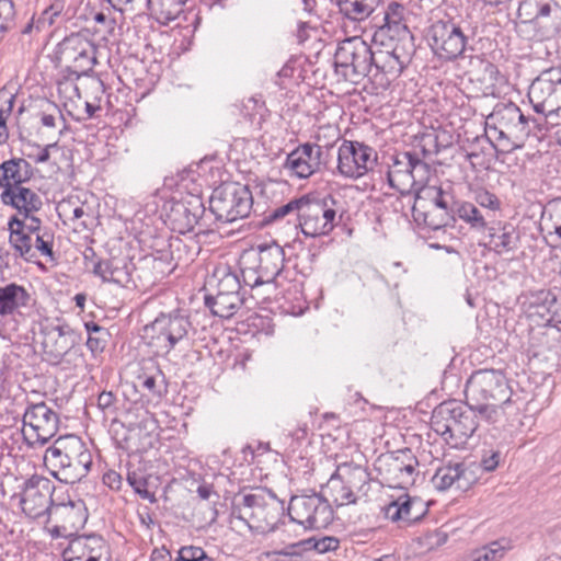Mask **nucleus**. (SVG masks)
Returning <instances> with one entry per match:
<instances>
[{"mask_svg":"<svg viewBox=\"0 0 561 561\" xmlns=\"http://www.w3.org/2000/svg\"><path fill=\"white\" fill-rule=\"evenodd\" d=\"M107 433L117 449L125 451V446L129 445L130 427L125 426L124 423L114 419L111 422Z\"/></svg>","mask_w":561,"mask_h":561,"instance_id":"52","label":"nucleus"},{"mask_svg":"<svg viewBox=\"0 0 561 561\" xmlns=\"http://www.w3.org/2000/svg\"><path fill=\"white\" fill-rule=\"evenodd\" d=\"M45 460L58 467L66 482H75L85 477L92 466V455L77 435L58 437L46 450Z\"/></svg>","mask_w":561,"mask_h":561,"instance_id":"3","label":"nucleus"},{"mask_svg":"<svg viewBox=\"0 0 561 561\" xmlns=\"http://www.w3.org/2000/svg\"><path fill=\"white\" fill-rule=\"evenodd\" d=\"M305 196H301L299 198H295L289 201L287 204L282 205L275 209H273L268 214V220L270 221H277L279 219H283L284 217L288 215H295L299 219V213H301L302 205L305 203Z\"/></svg>","mask_w":561,"mask_h":561,"instance_id":"54","label":"nucleus"},{"mask_svg":"<svg viewBox=\"0 0 561 561\" xmlns=\"http://www.w3.org/2000/svg\"><path fill=\"white\" fill-rule=\"evenodd\" d=\"M137 385L146 389L152 396H162L165 392L164 377L160 370L156 375H139L137 377Z\"/></svg>","mask_w":561,"mask_h":561,"instance_id":"51","label":"nucleus"},{"mask_svg":"<svg viewBox=\"0 0 561 561\" xmlns=\"http://www.w3.org/2000/svg\"><path fill=\"white\" fill-rule=\"evenodd\" d=\"M476 472L462 462L448 463L438 468L432 478L434 486L439 491L455 488L459 491L469 490L477 482Z\"/></svg>","mask_w":561,"mask_h":561,"instance_id":"21","label":"nucleus"},{"mask_svg":"<svg viewBox=\"0 0 561 561\" xmlns=\"http://www.w3.org/2000/svg\"><path fill=\"white\" fill-rule=\"evenodd\" d=\"M508 549L510 547L504 539L492 541L477 549L472 553V561H500Z\"/></svg>","mask_w":561,"mask_h":561,"instance_id":"48","label":"nucleus"},{"mask_svg":"<svg viewBox=\"0 0 561 561\" xmlns=\"http://www.w3.org/2000/svg\"><path fill=\"white\" fill-rule=\"evenodd\" d=\"M488 230L489 248L499 255L515 252L520 242L519 231L507 221H492Z\"/></svg>","mask_w":561,"mask_h":561,"instance_id":"22","label":"nucleus"},{"mask_svg":"<svg viewBox=\"0 0 561 561\" xmlns=\"http://www.w3.org/2000/svg\"><path fill=\"white\" fill-rule=\"evenodd\" d=\"M373 68L376 70L375 77L381 75L380 84L382 87H388L390 82L397 79L404 70L401 62H399L388 49L374 51L371 60V69Z\"/></svg>","mask_w":561,"mask_h":561,"instance_id":"31","label":"nucleus"},{"mask_svg":"<svg viewBox=\"0 0 561 561\" xmlns=\"http://www.w3.org/2000/svg\"><path fill=\"white\" fill-rule=\"evenodd\" d=\"M465 394L481 420L497 426L519 427L522 415L528 410V399L513 392L500 370L474 371L467 381Z\"/></svg>","mask_w":561,"mask_h":561,"instance_id":"1","label":"nucleus"},{"mask_svg":"<svg viewBox=\"0 0 561 561\" xmlns=\"http://www.w3.org/2000/svg\"><path fill=\"white\" fill-rule=\"evenodd\" d=\"M374 466L389 486L407 488L414 483L419 460L410 448H404L381 454Z\"/></svg>","mask_w":561,"mask_h":561,"instance_id":"8","label":"nucleus"},{"mask_svg":"<svg viewBox=\"0 0 561 561\" xmlns=\"http://www.w3.org/2000/svg\"><path fill=\"white\" fill-rule=\"evenodd\" d=\"M173 244H165L164 248L157 250L149 256L142 259V268H148L152 274V282L161 280L170 275L176 267L171 248Z\"/></svg>","mask_w":561,"mask_h":561,"instance_id":"32","label":"nucleus"},{"mask_svg":"<svg viewBox=\"0 0 561 561\" xmlns=\"http://www.w3.org/2000/svg\"><path fill=\"white\" fill-rule=\"evenodd\" d=\"M374 51L371 47L358 36L342 41L335 50V75L352 83H358L371 71Z\"/></svg>","mask_w":561,"mask_h":561,"instance_id":"6","label":"nucleus"},{"mask_svg":"<svg viewBox=\"0 0 561 561\" xmlns=\"http://www.w3.org/2000/svg\"><path fill=\"white\" fill-rule=\"evenodd\" d=\"M242 504L245 510H251V512H244L241 514L239 516L241 519H244V515L254 519H260L265 510H270V505L265 503L264 496L260 494H245L242 499Z\"/></svg>","mask_w":561,"mask_h":561,"instance_id":"50","label":"nucleus"},{"mask_svg":"<svg viewBox=\"0 0 561 561\" xmlns=\"http://www.w3.org/2000/svg\"><path fill=\"white\" fill-rule=\"evenodd\" d=\"M334 205L335 199L332 196L322 199H310L306 196L298 220L301 232L312 238L329 234L335 226Z\"/></svg>","mask_w":561,"mask_h":561,"instance_id":"10","label":"nucleus"},{"mask_svg":"<svg viewBox=\"0 0 561 561\" xmlns=\"http://www.w3.org/2000/svg\"><path fill=\"white\" fill-rule=\"evenodd\" d=\"M192 323L187 316L179 311L160 313L144 328L142 339L156 354H169L178 343L184 341Z\"/></svg>","mask_w":561,"mask_h":561,"instance_id":"5","label":"nucleus"},{"mask_svg":"<svg viewBox=\"0 0 561 561\" xmlns=\"http://www.w3.org/2000/svg\"><path fill=\"white\" fill-rule=\"evenodd\" d=\"M523 308L527 318L537 325L561 323V297L551 289L530 291L525 296Z\"/></svg>","mask_w":561,"mask_h":561,"instance_id":"16","label":"nucleus"},{"mask_svg":"<svg viewBox=\"0 0 561 561\" xmlns=\"http://www.w3.org/2000/svg\"><path fill=\"white\" fill-rule=\"evenodd\" d=\"M379 3L380 0H336L340 12L352 21H364Z\"/></svg>","mask_w":561,"mask_h":561,"instance_id":"41","label":"nucleus"},{"mask_svg":"<svg viewBox=\"0 0 561 561\" xmlns=\"http://www.w3.org/2000/svg\"><path fill=\"white\" fill-rule=\"evenodd\" d=\"M377 151L360 141L344 139L337 150V171L348 179H359L377 164Z\"/></svg>","mask_w":561,"mask_h":561,"instance_id":"13","label":"nucleus"},{"mask_svg":"<svg viewBox=\"0 0 561 561\" xmlns=\"http://www.w3.org/2000/svg\"><path fill=\"white\" fill-rule=\"evenodd\" d=\"M110 257L107 259V284L125 288L131 282V260L128 242L122 237L112 240Z\"/></svg>","mask_w":561,"mask_h":561,"instance_id":"20","label":"nucleus"},{"mask_svg":"<svg viewBox=\"0 0 561 561\" xmlns=\"http://www.w3.org/2000/svg\"><path fill=\"white\" fill-rule=\"evenodd\" d=\"M556 76H559V68H550L542 71L531 82L528 89V98L536 113L546 114L553 87L559 81Z\"/></svg>","mask_w":561,"mask_h":561,"instance_id":"25","label":"nucleus"},{"mask_svg":"<svg viewBox=\"0 0 561 561\" xmlns=\"http://www.w3.org/2000/svg\"><path fill=\"white\" fill-rule=\"evenodd\" d=\"M127 481L133 486L134 491L139 494L142 499H147L150 502L154 501V495L147 489V479L137 473V472H128Z\"/></svg>","mask_w":561,"mask_h":561,"instance_id":"60","label":"nucleus"},{"mask_svg":"<svg viewBox=\"0 0 561 561\" xmlns=\"http://www.w3.org/2000/svg\"><path fill=\"white\" fill-rule=\"evenodd\" d=\"M241 289V280L239 276L234 273H226L219 279L217 285L218 294H227V295H240Z\"/></svg>","mask_w":561,"mask_h":561,"instance_id":"57","label":"nucleus"},{"mask_svg":"<svg viewBox=\"0 0 561 561\" xmlns=\"http://www.w3.org/2000/svg\"><path fill=\"white\" fill-rule=\"evenodd\" d=\"M427 510L419 497L399 496L386 507V516L392 522H404L408 525L419 522Z\"/></svg>","mask_w":561,"mask_h":561,"instance_id":"23","label":"nucleus"},{"mask_svg":"<svg viewBox=\"0 0 561 561\" xmlns=\"http://www.w3.org/2000/svg\"><path fill=\"white\" fill-rule=\"evenodd\" d=\"M556 3L553 0H522L517 13L524 22L531 23L538 16L548 14Z\"/></svg>","mask_w":561,"mask_h":561,"instance_id":"45","label":"nucleus"},{"mask_svg":"<svg viewBox=\"0 0 561 561\" xmlns=\"http://www.w3.org/2000/svg\"><path fill=\"white\" fill-rule=\"evenodd\" d=\"M288 515L293 522L308 529L324 528L333 519L332 507L321 493L291 496Z\"/></svg>","mask_w":561,"mask_h":561,"instance_id":"9","label":"nucleus"},{"mask_svg":"<svg viewBox=\"0 0 561 561\" xmlns=\"http://www.w3.org/2000/svg\"><path fill=\"white\" fill-rule=\"evenodd\" d=\"M253 206V196L248 185L226 182L217 186L209 198V218L230 224L248 217Z\"/></svg>","mask_w":561,"mask_h":561,"instance_id":"4","label":"nucleus"},{"mask_svg":"<svg viewBox=\"0 0 561 561\" xmlns=\"http://www.w3.org/2000/svg\"><path fill=\"white\" fill-rule=\"evenodd\" d=\"M497 126V129H507V135L514 140L523 141L530 134L529 117L513 102L497 104L486 117V126Z\"/></svg>","mask_w":561,"mask_h":561,"instance_id":"18","label":"nucleus"},{"mask_svg":"<svg viewBox=\"0 0 561 561\" xmlns=\"http://www.w3.org/2000/svg\"><path fill=\"white\" fill-rule=\"evenodd\" d=\"M34 175L32 164L24 158H12L0 164V187L15 190L27 183Z\"/></svg>","mask_w":561,"mask_h":561,"instance_id":"24","label":"nucleus"},{"mask_svg":"<svg viewBox=\"0 0 561 561\" xmlns=\"http://www.w3.org/2000/svg\"><path fill=\"white\" fill-rule=\"evenodd\" d=\"M531 23L536 25L542 37H554L561 31V7L556 3L550 8V12L548 14L538 16V19Z\"/></svg>","mask_w":561,"mask_h":561,"instance_id":"43","label":"nucleus"},{"mask_svg":"<svg viewBox=\"0 0 561 561\" xmlns=\"http://www.w3.org/2000/svg\"><path fill=\"white\" fill-rule=\"evenodd\" d=\"M175 561H210V557L201 547H182Z\"/></svg>","mask_w":561,"mask_h":561,"instance_id":"61","label":"nucleus"},{"mask_svg":"<svg viewBox=\"0 0 561 561\" xmlns=\"http://www.w3.org/2000/svg\"><path fill=\"white\" fill-rule=\"evenodd\" d=\"M241 277L245 286H249L253 294L252 298L265 301L270 298L271 290H275L270 282L261 273L255 263L241 267Z\"/></svg>","mask_w":561,"mask_h":561,"instance_id":"37","label":"nucleus"},{"mask_svg":"<svg viewBox=\"0 0 561 561\" xmlns=\"http://www.w3.org/2000/svg\"><path fill=\"white\" fill-rule=\"evenodd\" d=\"M54 485L45 477L34 474L26 479L21 490L11 496V502H16L23 514L31 519L51 516Z\"/></svg>","mask_w":561,"mask_h":561,"instance_id":"7","label":"nucleus"},{"mask_svg":"<svg viewBox=\"0 0 561 561\" xmlns=\"http://www.w3.org/2000/svg\"><path fill=\"white\" fill-rule=\"evenodd\" d=\"M167 220L173 231L186 233L199 227V232L210 230L209 215L201 197L192 195L185 199L171 203Z\"/></svg>","mask_w":561,"mask_h":561,"instance_id":"14","label":"nucleus"},{"mask_svg":"<svg viewBox=\"0 0 561 561\" xmlns=\"http://www.w3.org/2000/svg\"><path fill=\"white\" fill-rule=\"evenodd\" d=\"M490 131H493V136L497 144L503 148V151H512L515 148L519 147L517 145L518 140H514V137L511 135H507V129H497V126H494L491 124V126H486Z\"/></svg>","mask_w":561,"mask_h":561,"instance_id":"62","label":"nucleus"},{"mask_svg":"<svg viewBox=\"0 0 561 561\" xmlns=\"http://www.w3.org/2000/svg\"><path fill=\"white\" fill-rule=\"evenodd\" d=\"M427 41L439 58L455 60L466 50L468 37L453 20H438L430 26Z\"/></svg>","mask_w":561,"mask_h":561,"instance_id":"11","label":"nucleus"},{"mask_svg":"<svg viewBox=\"0 0 561 561\" xmlns=\"http://www.w3.org/2000/svg\"><path fill=\"white\" fill-rule=\"evenodd\" d=\"M204 301L214 316L230 319L240 309L244 299L240 295L216 293V295H205Z\"/></svg>","mask_w":561,"mask_h":561,"instance_id":"35","label":"nucleus"},{"mask_svg":"<svg viewBox=\"0 0 561 561\" xmlns=\"http://www.w3.org/2000/svg\"><path fill=\"white\" fill-rule=\"evenodd\" d=\"M38 336L44 359L53 365L59 364L75 345V335L68 325L42 324Z\"/></svg>","mask_w":561,"mask_h":561,"instance_id":"17","label":"nucleus"},{"mask_svg":"<svg viewBox=\"0 0 561 561\" xmlns=\"http://www.w3.org/2000/svg\"><path fill=\"white\" fill-rule=\"evenodd\" d=\"M53 234L48 231H44L43 233H37L35 237L34 250L35 253L38 251L42 255L49 259V261H55V254L53 251Z\"/></svg>","mask_w":561,"mask_h":561,"instance_id":"59","label":"nucleus"},{"mask_svg":"<svg viewBox=\"0 0 561 561\" xmlns=\"http://www.w3.org/2000/svg\"><path fill=\"white\" fill-rule=\"evenodd\" d=\"M30 300L27 290L15 283L0 287V316H10L26 307Z\"/></svg>","mask_w":561,"mask_h":561,"instance_id":"34","label":"nucleus"},{"mask_svg":"<svg viewBox=\"0 0 561 561\" xmlns=\"http://www.w3.org/2000/svg\"><path fill=\"white\" fill-rule=\"evenodd\" d=\"M321 495L332 506V504L339 506L355 504L357 497L355 492L348 485L336 476V472L331 474L327 484L321 489Z\"/></svg>","mask_w":561,"mask_h":561,"instance_id":"33","label":"nucleus"},{"mask_svg":"<svg viewBox=\"0 0 561 561\" xmlns=\"http://www.w3.org/2000/svg\"><path fill=\"white\" fill-rule=\"evenodd\" d=\"M91 48V43L79 34L65 37L55 53L56 66L62 71H69L79 56Z\"/></svg>","mask_w":561,"mask_h":561,"instance_id":"29","label":"nucleus"},{"mask_svg":"<svg viewBox=\"0 0 561 561\" xmlns=\"http://www.w3.org/2000/svg\"><path fill=\"white\" fill-rule=\"evenodd\" d=\"M9 242L15 252L25 261L31 262L35 259L32 234L26 233V231L12 230Z\"/></svg>","mask_w":561,"mask_h":561,"instance_id":"46","label":"nucleus"},{"mask_svg":"<svg viewBox=\"0 0 561 561\" xmlns=\"http://www.w3.org/2000/svg\"><path fill=\"white\" fill-rule=\"evenodd\" d=\"M51 148H57V142L48 144L44 147L35 142H27L24 147L23 154L37 164L45 163L50 158Z\"/></svg>","mask_w":561,"mask_h":561,"instance_id":"55","label":"nucleus"},{"mask_svg":"<svg viewBox=\"0 0 561 561\" xmlns=\"http://www.w3.org/2000/svg\"><path fill=\"white\" fill-rule=\"evenodd\" d=\"M416 190L414 204L412 206L413 211H420L422 208H427V206L432 205L435 195L438 193L442 186L437 185H422Z\"/></svg>","mask_w":561,"mask_h":561,"instance_id":"53","label":"nucleus"},{"mask_svg":"<svg viewBox=\"0 0 561 561\" xmlns=\"http://www.w3.org/2000/svg\"><path fill=\"white\" fill-rule=\"evenodd\" d=\"M1 202L18 209L24 217L41 209L43 203L41 197L27 187L20 186L15 190L2 191Z\"/></svg>","mask_w":561,"mask_h":561,"instance_id":"30","label":"nucleus"},{"mask_svg":"<svg viewBox=\"0 0 561 561\" xmlns=\"http://www.w3.org/2000/svg\"><path fill=\"white\" fill-rule=\"evenodd\" d=\"M456 216L469 224L470 227L476 230L485 229L488 227V222L481 211L469 202L456 201L454 207V220L456 219Z\"/></svg>","mask_w":561,"mask_h":561,"instance_id":"44","label":"nucleus"},{"mask_svg":"<svg viewBox=\"0 0 561 561\" xmlns=\"http://www.w3.org/2000/svg\"><path fill=\"white\" fill-rule=\"evenodd\" d=\"M57 413L46 403L28 407L23 415V436L28 444L45 445L58 431Z\"/></svg>","mask_w":561,"mask_h":561,"instance_id":"15","label":"nucleus"},{"mask_svg":"<svg viewBox=\"0 0 561 561\" xmlns=\"http://www.w3.org/2000/svg\"><path fill=\"white\" fill-rule=\"evenodd\" d=\"M15 9L12 0H0V41L14 24Z\"/></svg>","mask_w":561,"mask_h":561,"instance_id":"56","label":"nucleus"},{"mask_svg":"<svg viewBox=\"0 0 561 561\" xmlns=\"http://www.w3.org/2000/svg\"><path fill=\"white\" fill-rule=\"evenodd\" d=\"M159 433L154 421H145L138 425L130 426L129 445L125 446L128 454H144L150 449L158 448Z\"/></svg>","mask_w":561,"mask_h":561,"instance_id":"28","label":"nucleus"},{"mask_svg":"<svg viewBox=\"0 0 561 561\" xmlns=\"http://www.w3.org/2000/svg\"><path fill=\"white\" fill-rule=\"evenodd\" d=\"M322 147L306 142L287 154L284 169L299 179H307L317 172L321 165Z\"/></svg>","mask_w":561,"mask_h":561,"instance_id":"19","label":"nucleus"},{"mask_svg":"<svg viewBox=\"0 0 561 561\" xmlns=\"http://www.w3.org/2000/svg\"><path fill=\"white\" fill-rule=\"evenodd\" d=\"M403 11V5L398 2L393 1L388 4L383 16L385 24L375 33V43H377L379 38H383L386 36L389 37L390 42H394L392 33H399V26H407L401 22ZM380 43L385 45L383 39H380Z\"/></svg>","mask_w":561,"mask_h":561,"instance_id":"39","label":"nucleus"},{"mask_svg":"<svg viewBox=\"0 0 561 561\" xmlns=\"http://www.w3.org/2000/svg\"><path fill=\"white\" fill-rule=\"evenodd\" d=\"M393 36H398L396 43L388 49L399 62L405 68L412 58L414 53L413 35L407 26H399V33H392Z\"/></svg>","mask_w":561,"mask_h":561,"instance_id":"42","label":"nucleus"},{"mask_svg":"<svg viewBox=\"0 0 561 561\" xmlns=\"http://www.w3.org/2000/svg\"><path fill=\"white\" fill-rule=\"evenodd\" d=\"M456 201L451 190L449 187L446 190L442 186L435 195L432 206L451 210L455 207Z\"/></svg>","mask_w":561,"mask_h":561,"instance_id":"64","label":"nucleus"},{"mask_svg":"<svg viewBox=\"0 0 561 561\" xmlns=\"http://www.w3.org/2000/svg\"><path fill=\"white\" fill-rule=\"evenodd\" d=\"M150 15L160 24L168 25L182 12L181 0H145Z\"/></svg>","mask_w":561,"mask_h":561,"instance_id":"40","label":"nucleus"},{"mask_svg":"<svg viewBox=\"0 0 561 561\" xmlns=\"http://www.w3.org/2000/svg\"><path fill=\"white\" fill-rule=\"evenodd\" d=\"M412 216L419 225L423 224L432 230H438L454 221V209H443L431 205L420 211H413Z\"/></svg>","mask_w":561,"mask_h":561,"instance_id":"38","label":"nucleus"},{"mask_svg":"<svg viewBox=\"0 0 561 561\" xmlns=\"http://www.w3.org/2000/svg\"><path fill=\"white\" fill-rule=\"evenodd\" d=\"M284 249L275 242L259 247L257 259L254 262L259 267V273L274 285L275 278L280 274L284 267Z\"/></svg>","mask_w":561,"mask_h":561,"instance_id":"26","label":"nucleus"},{"mask_svg":"<svg viewBox=\"0 0 561 561\" xmlns=\"http://www.w3.org/2000/svg\"><path fill=\"white\" fill-rule=\"evenodd\" d=\"M479 414L466 401H444L432 413L431 428L453 448H463L478 428Z\"/></svg>","mask_w":561,"mask_h":561,"instance_id":"2","label":"nucleus"},{"mask_svg":"<svg viewBox=\"0 0 561 561\" xmlns=\"http://www.w3.org/2000/svg\"><path fill=\"white\" fill-rule=\"evenodd\" d=\"M336 476L340 477L353 492H360L369 483L370 474L367 469L352 461H344L336 466Z\"/></svg>","mask_w":561,"mask_h":561,"instance_id":"36","label":"nucleus"},{"mask_svg":"<svg viewBox=\"0 0 561 561\" xmlns=\"http://www.w3.org/2000/svg\"><path fill=\"white\" fill-rule=\"evenodd\" d=\"M474 201L484 208L491 210H499L501 208V201L499 197L484 188H479L474 192Z\"/></svg>","mask_w":561,"mask_h":561,"instance_id":"63","label":"nucleus"},{"mask_svg":"<svg viewBox=\"0 0 561 561\" xmlns=\"http://www.w3.org/2000/svg\"><path fill=\"white\" fill-rule=\"evenodd\" d=\"M428 172V164L421 160L416 152L404 151L393 157L387 181L392 188L404 194L409 193L414 185L423 183Z\"/></svg>","mask_w":561,"mask_h":561,"instance_id":"12","label":"nucleus"},{"mask_svg":"<svg viewBox=\"0 0 561 561\" xmlns=\"http://www.w3.org/2000/svg\"><path fill=\"white\" fill-rule=\"evenodd\" d=\"M78 76L69 71L59 70L56 79L57 91L61 99L66 101H73L80 96V91L77 85Z\"/></svg>","mask_w":561,"mask_h":561,"instance_id":"47","label":"nucleus"},{"mask_svg":"<svg viewBox=\"0 0 561 561\" xmlns=\"http://www.w3.org/2000/svg\"><path fill=\"white\" fill-rule=\"evenodd\" d=\"M94 508V499L92 496L88 497L85 501H77L69 502L67 504L61 503L57 504L53 507L51 515L56 517V519L65 526H84L88 517L89 511Z\"/></svg>","mask_w":561,"mask_h":561,"instance_id":"27","label":"nucleus"},{"mask_svg":"<svg viewBox=\"0 0 561 561\" xmlns=\"http://www.w3.org/2000/svg\"><path fill=\"white\" fill-rule=\"evenodd\" d=\"M95 64H98V48L91 43V48L89 50L84 48L69 72L81 78L88 76Z\"/></svg>","mask_w":561,"mask_h":561,"instance_id":"49","label":"nucleus"},{"mask_svg":"<svg viewBox=\"0 0 561 561\" xmlns=\"http://www.w3.org/2000/svg\"><path fill=\"white\" fill-rule=\"evenodd\" d=\"M84 267L94 275L105 280L104 270L102 268V259L96 254L92 247H87L83 251Z\"/></svg>","mask_w":561,"mask_h":561,"instance_id":"58","label":"nucleus"}]
</instances>
